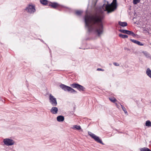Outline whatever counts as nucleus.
Instances as JSON below:
<instances>
[{
	"instance_id": "9",
	"label": "nucleus",
	"mask_w": 151,
	"mask_h": 151,
	"mask_svg": "<svg viewBox=\"0 0 151 151\" xmlns=\"http://www.w3.org/2000/svg\"><path fill=\"white\" fill-rule=\"evenodd\" d=\"M58 109L57 107H52L50 109V111L53 114H56L58 113Z\"/></svg>"
},
{
	"instance_id": "2",
	"label": "nucleus",
	"mask_w": 151,
	"mask_h": 151,
	"mask_svg": "<svg viewBox=\"0 0 151 151\" xmlns=\"http://www.w3.org/2000/svg\"><path fill=\"white\" fill-rule=\"evenodd\" d=\"M48 6L51 8L56 9L59 11H61L65 9L68 10H70L69 8L61 5L56 2L50 1Z\"/></svg>"
},
{
	"instance_id": "6",
	"label": "nucleus",
	"mask_w": 151,
	"mask_h": 151,
	"mask_svg": "<svg viewBox=\"0 0 151 151\" xmlns=\"http://www.w3.org/2000/svg\"><path fill=\"white\" fill-rule=\"evenodd\" d=\"M25 10L29 14H33L36 11L35 6L31 5H29Z\"/></svg>"
},
{
	"instance_id": "21",
	"label": "nucleus",
	"mask_w": 151,
	"mask_h": 151,
	"mask_svg": "<svg viewBox=\"0 0 151 151\" xmlns=\"http://www.w3.org/2000/svg\"><path fill=\"white\" fill-rule=\"evenodd\" d=\"M146 126L147 127L151 126V122L149 120L146 121L145 123Z\"/></svg>"
},
{
	"instance_id": "3",
	"label": "nucleus",
	"mask_w": 151,
	"mask_h": 151,
	"mask_svg": "<svg viewBox=\"0 0 151 151\" xmlns=\"http://www.w3.org/2000/svg\"><path fill=\"white\" fill-rule=\"evenodd\" d=\"M60 87L65 91H68L70 93H77V91L70 87L66 86L64 84H61Z\"/></svg>"
},
{
	"instance_id": "15",
	"label": "nucleus",
	"mask_w": 151,
	"mask_h": 151,
	"mask_svg": "<svg viewBox=\"0 0 151 151\" xmlns=\"http://www.w3.org/2000/svg\"><path fill=\"white\" fill-rule=\"evenodd\" d=\"M126 34L129 35H131L133 37H135L136 35L132 31L127 30Z\"/></svg>"
},
{
	"instance_id": "18",
	"label": "nucleus",
	"mask_w": 151,
	"mask_h": 151,
	"mask_svg": "<svg viewBox=\"0 0 151 151\" xmlns=\"http://www.w3.org/2000/svg\"><path fill=\"white\" fill-rule=\"evenodd\" d=\"M73 129H77L79 130L81 129V128L80 126L75 125H74Z\"/></svg>"
},
{
	"instance_id": "32",
	"label": "nucleus",
	"mask_w": 151,
	"mask_h": 151,
	"mask_svg": "<svg viewBox=\"0 0 151 151\" xmlns=\"http://www.w3.org/2000/svg\"><path fill=\"white\" fill-rule=\"evenodd\" d=\"M150 143H151V141H150Z\"/></svg>"
},
{
	"instance_id": "12",
	"label": "nucleus",
	"mask_w": 151,
	"mask_h": 151,
	"mask_svg": "<svg viewBox=\"0 0 151 151\" xmlns=\"http://www.w3.org/2000/svg\"><path fill=\"white\" fill-rule=\"evenodd\" d=\"M40 1L42 4L44 6H47L49 4L50 2L47 0H40Z\"/></svg>"
},
{
	"instance_id": "17",
	"label": "nucleus",
	"mask_w": 151,
	"mask_h": 151,
	"mask_svg": "<svg viewBox=\"0 0 151 151\" xmlns=\"http://www.w3.org/2000/svg\"><path fill=\"white\" fill-rule=\"evenodd\" d=\"M119 36L120 37L123 39L127 38L128 37V36L127 35H124L121 34H119Z\"/></svg>"
},
{
	"instance_id": "31",
	"label": "nucleus",
	"mask_w": 151,
	"mask_h": 151,
	"mask_svg": "<svg viewBox=\"0 0 151 151\" xmlns=\"http://www.w3.org/2000/svg\"><path fill=\"white\" fill-rule=\"evenodd\" d=\"M119 133H122V132H119Z\"/></svg>"
},
{
	"instance_id": "14",
	"label": "nucleus",
	"mask_w": 151,
	"mask_h": 151,
	"mask_svg": "<svg viewBox=\"0 0 151 151\" xmlns=\"http://www.w3.org/2000/svg\"><path fill=\"white\" fill-rule=\"evenodd\" d=\"M118 24L120 26L122 27H125L127 26V23L126 22H122L121 21H119L118 22Z\"/></svg>"
},
{
	"instance_id": "22",
	"label": "nucleus",
	"mask_w": 151,
	"mask_h": 151,
	"mask_svg": "<svg viewBox=\"0 0 151 151\" xmlns=\"http://www.w3.org/2000/svg\"><path fill=\"white\" fill-rule=\"evenodd\" d=\"M112 4L111 3L110 4H109L108 3L105 6V8H106V9H107L111 7L112 6Z\"/></svg>"
},
{
	"instance_id": "29",
	"label": "nucleus",
	"mask_w": 151,
	"mask_h": 151,
	"mask_svg": "<svg viewBox=\"0 0 151 151\" xmlns=\"http://www.w3.org/2000/svg\"><path fill=\"white\" fill-rule=\"evenodd\" d=\"M124 49L127 50V51H129L130 50L129 49H128V48H124Z\"/></svg>"
},
{
	"instance_id": "28",
	"label": "nucleus",
	"mask_w": 151,
	"mask_h": 151,
	"mask_svg": "<svg viewBox=\"0 0 151 151\" xmlns=\"http://www.w3.org/2000/svg\"><path fill=\"white\" fill-rule=\"evenodd\" d=\"M97 70L98 71H104V70L100 68H98L97 69Z\"/></svg>"
},
{
	"instance_id": "10",
	"label": "nucleus",
	"mask_w": 151,
	"mask_h": 151,
	"mask_svg": "<svg viewBox=\"0 0 151 151\" xmlns=\"http://www.w3.org/2000/svg\"><path fill=\"white\" fill-rule=\"evenodd\" d=\"M83 11L81 10H76L75 11V14L78 16H81L83 13Z\"/></svg>"
},
{
	"instance_id": "5",
	"label": "nucleus",
	"mask_w": 151,
	"mask_h": 151,
	"mask_svg": "<svg viewBox=\"0 0 151 151\" xmlns=\"http://www.w3.org/2000/svg\"><path fill=\"white\" fill-rule=\"evenodd\" d=\"M70 86L73 88H77L80 91H85L86 88L84 86L78 83H74L71 84Z\"/></svg>"
},
{
	"instance_id": "20",
	"label": "nucleus",
	"mask_w": 151,
	"mask_h": 151,
	"mask_svg": "<svg viewBox=\"0 0 151 151\" xmlns=\"http://www.w3.org/2000/svg\"><path fill=\"white\" fill-rule=\"evenodd\" d=\"M109 100L112 102L115 103V102L116 101V99L114 98V97L112 98H109Z\"/></svg>"
},
{
	"instance_id": "25",
	"label": "nucleus",
	"mask_w": 151,
	"mask_h": 151,
	"mask_svg": "<svg viewBox=\"0 0 151 151\" xmlns=\"http://www.w3.org/2000/svg\"><path fill=\"white\" fill-rule=\"evenodd\" d=\"M121 107L123 110L124 111L125 113H127V111L126 109V108L124 107V106L123 105H121Z\"/></svg>"
},
{
	"instance_id": "11",
	"label": "nucleus",
	"mask_w": 151,
	"mask_h": 151,
	"mask_svg": "<svg viewBox=\"0 0 151 151\" xmlns=\"http://www.w3.org/2000/svg\"><path fill=\"white\" fill-rule=\"evenodd\" d=\"M130 40L133 43L140 46H143L144 45L143 44H142L140 42L135 40L130 39Z\"/></svg>"
},
{
	"instance_id": "27",
	"label": "nucleus",
	"mask_w": 151,
	"mask_h": 151,
	"mask_svg": "<svg viewBox=\"0 0 151 151\" xmlns=\"http://www.w3.org/2000/svg\"><path fill=\"white\" fill-rule=\"evenodd\" d=\"M115 3V4H116V0H113L112 2L111 3V4H112L113 3Z\"/></svg>"
},
{
	"instance_id": "26",
	"label": "nucleus",
	"mask_w": 151,
	"mask_h": 151,
	"mask_svg": "<svg viewBox=\"0 0 151 151\" xmlns=\"http://www.w3.org/2000/svg\"><path fill=\"white\" fill-rule=\"evenodd\" d=\"M113 64L116 66H119V64L118 63L116 62L114 63Z\"/></svg>"
},
{
	"instance_id": "24",
	"label": "nucleus",
	"mask_w": 151,
	"mask_h": 151,
	"mask_svg": "<svg viewBox=\"0 0 151 151\" xmlns=\"http://www.w3.org/2000/svg\"><path fill=\"white\" fill-rule=\"evenodd\" d=\"M140 1V0H133V3L134 5L136 4L139 3Z\"/></svg>"
},
{
	"instance_id": "4",
	"label": "nucleus",
	"mask_w": 151,
	"mask_h": 151,
	"mask_svg": "<svg viewBox=\"0 0 151 151\" xmlns=\"http://www.w3.org/2000/svg\"><path fill=\"white\" fill-rule=\"evenodd\" d=\"M88 134L93 138L96 142L100 143L102 145H104V144L103 142L100 139L99 137L96 135L95 134L92 133L90 132H88Z\"/></svg>"
},
{
	"instance_id": "19",
	"label": "nucleus",
	"mask_w": 151,
	"mask_h": 151,
	"mask_svg": "<svg viewBox=\"0 0 151 151\" xmlns=\"http://www.w3.org/2000/svg\"><path fill=\"white\" fill-rule=\"evenodd\" d=\"M140 150L141 151H151V150L147 147H143L141 148L140 149Z\"/></svg>"
},
{
	"instance_id": "13",
	"label": "nucleus",
	"mask_w": 151,
	"mask_h": 151,
	"mask_svg": "<svg viewBox=\"0 0 151 151\" xmlns=\"http://www.w3.org/2000/svg\"><path fill=\"white\" fill-rule=\"evenodd\" d=\"M57 120L59 122L63 121L64 120V117L62 116H59L57 117Z\"/></svg>"
},
{
	"instance_id": "16",
	"label": "nucleus",
	"mask_w": 151,
	"mask_h": 151,
	"mask_svg": "<svg viewBox=\"0 0 151 151\" xmlns=\"http://www.w3.org/2000/svg\"><path fill=\"white\" fill-rule=\"evenodd\" d=\"M143 53L147 58H151L150 55L147 52L145 51H143Z\"/></svg>"
},
{
	"instance_id": "7",
	"label": "nucleus",
	"mask_w": 151,
	"mask_h": 151,
	"mask_svg": "<svg viewBox=\"0 0 151 151\" xmlns=\"http://www.w3.org/2000/svg\"><path fill=\"white\" fill-rule=\"evenodd\" d=\"M49 102L54 106H56L57 105V100L51 94H50L49 97Z\"/></svg>"
},
{
	"instance_id": "33",
	"label": "nucleus",
	"mask_w": 151,
	"mask_h": 151,
	"mask_svg": "<svg viewBox=\"0 0 151 151\" xmlns=\"http://www.w3.org/2000/svg\"><path fill=\"white\" fill-rule=\"evenodd\" d=\"M104 5H105L104 4L103 5V6H104Z\"/></svg>"
},
{
	"instance_id": "30",
	"label": "nucleus",
	"mask_w": 151,
	"mask_h": 151,
	"mask_svg": "<svg viewBox=\"0 0 151 151\" xmlns=\"http://www.w3.org/2000/svg\"><path fill=\"white\" fill-rule=\"evenodd\" d=\"M111 12V11H107V12H108V13H110Z\"/></svg>"
},
{
	"instance_id": "8",
	"label": "nucleus",
	"mask_w": 151,
	"mask_h": 151,
	"mask_svg": "<svg viewBox=\"0 0 151 151\" xmlns=\"http://www.w3.org/2000/svg\"><path fill=\"white\" fill-rule=\"evenodd\" d=\"M3 142L4 144L7 146H11L14 144V141L9 138H6L4 139Z\"/></svg>"
},
{
	"instance_id": "23",
	"label": "nucleus",
	"mask_w": 151,
	"mask_h": 151,
	"mask_svg": "<svg viewBox=\"0 0 151 151\" xmlns=\"http://www.w3.org/2000/svg\"><path fill=\"white\" fill-rule=\"evenodd\" d=\"M119 31L122 33L126 34L127 30L126 29H120L119 30Z\"/></svg>"
},
{
	"instance_id": "1",
	"label": "nucleus",
	"mask_w": 151,
	"mask_h": 151,
	"mask_svg": "<svg viewBox=\"0 0 151 151\" xmlns=\"http://www.w3.org/2000/svg\"><path fill=\"white\" fill-rule=\"evenodd\" d=\"M104 16L96 15L91 16L86 15L84 17L85 27L88 28V31L90 32L92 29L91 23L95 24L93 29L98 35L99 36L103 32V26L102 20Z\"/></svg>"
}]
</instances>
